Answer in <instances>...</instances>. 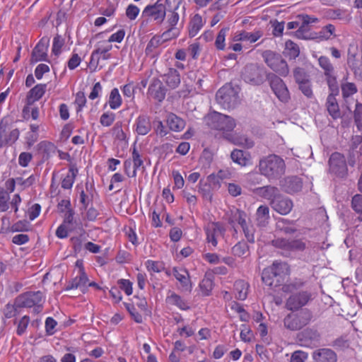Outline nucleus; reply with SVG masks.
<instances>
[{
	"mask_svg": "<svg viewBox=\"0 0 362 362\" xmlns=\"http://www.w3.org/2000/svg\"><path fill=\"white\" fill-rule=\"evenodd\" d=\"M204 121L210 128L221 132L228 140L235 144L243 143L242 141L233 139L229 134L236 126V122L233 117L218 112H213L205 117Z\"/></svg>",
	"mask_w": 362,
	"mask_h": 362,
	"instance_id": "1",
	"label": "nucleus"
},
{
	"mask_svg": "<svg viewBox=\"0 0 362 362\" xmlns=\"http://www.w3.org/2000/svg\"><path fill=\"white\" fill-rule=\"evenodd\" d=\"M285 170L286 164L284 159L274 154L264 157L259 163L260 173L269 180L280 178L284 174Z\"/></svg>",
	"mask_w": 362,
	"mask_h": 362,
	"instance_id": "2",
	"label": "nucleus"
},
{
	"mask_svg": "<svg viewBox=\"0 0 362 362\" xmlns=\"http://www.w3.org/2000/svg\"><path fill=\"white\" fill-rule=\"evenodd\" d=\"M248 221H250V218L245 211L238 209L230 211L228 217V223L235 230L236 225L240 226L247 240L250 243H254L255 229L253 226L248 223Z\"/></svg>",
	"mask_w": 362,
	"mask_h": 362,
	"instance_id": "3",
	"label": "nucleus"
},
{
	"mask_svg": "<svg viewBox=\"0 0 362 362\" xmlns=\"http://www.w3.org/2000/svg\"><path fill=\"white\" fill-rule=\"evenodd\" d=\"M217 103L224 109L235 107L239 103L238 90L230 84L222 86L216 93Z\"/></svg>",
	"mask_w": 362,
	"mask_h": 362,
	"instance_id": "4",
	"label": "nucleus"
},
{
	"mask_svg": "<svg viewBox=\"0 0 362 362\" xmlns=\"http://www.w3.org/2000/svg\"><path fill=\"white\" fill-rule=\"evenodd\" d=\"M317 61L320 67L323 70L330 91L339 93L337 74L329 58L326 56H320L317 58Z\"/></svg>",
	"mask_w": 362,
	"mask_h": 362,
	"instance_id": "5",
	"label": "nucleus"
},
{
	"mask_svg": "<svg viewBox=\"0 0 362 362\" xmlns=\"http://www.w3.org/2000/svg\"><path fill=\"white\" fill-rule=\"evenodd\" d=\"M312 313L308 310H302L297 313L288 315L284 319V326L291 330H298L307 325L312 319Z\"/></svg>",
	"mask_w": 362,
	"mask_h": 362,
	"instance_id": "6",
	"label": "nucleus"
},
{
	"mask_svg": "<svg viewBox=\"0 0 362 362\" xmlns=\"http://www.w3.org/2000/svg\"><path fill=\"white\" fill-rule=\"evenodd\" d=\"M263 56L266 64L274 71L281 76H286L288 74L289 69L288 64L280 54H276L272 51H266Z\"/></svg>",
	"mask_w": 362,
	"mask_h": 362,
	"instance_id": "7",
	"label": "nucleus"
},
{
	"mask_svg": "<svg viewBox=\"0 0 362 362\" xmlns=\"http://www.w3.org/2000/svg\"><path fill=\"white\" fill-rule=\"evenodd\" d=\"M43 301V293L37 291L26 292L18 296L15 300V303L18 308L37 307L40 308Z\"/></svg>",
	"mask_w": 362,
	"mask_h": 362,
	"instance_id": "8",
	"label": "nucleus"
},
{
	"mask_svg": "<svg viewBox=\"0 0 362 362\" xmlns=\"http://www.w3.org/2000/svg\"><path fill=\"white\" fill-rule=\"evenodd\" d=\"M329 171L337 177H344L348 173V168L344 156L335 152L332 153L329 160Z\"/></svg>",
	"mask_w": 362,
	"mask_h": 362,
	"instance_id": "9",
	"label": "nucleus"
},
{
	"mask_svg": "<svg viewBox=\"0 0 362 362\" xmlns=\"http://www.w3.org/2000/svg\"><path fill=\"white\" fill-rule=\"evenodd\" d=\"M225 228L218 222L208 223L204 227L206 240L209 245L216 247L218 241L223 238Z\"/></svg>",
	"mask_w": 362,
	"mask_h": 362,
	"instance_id": "10",
	"label": "nucleus"
},
{
	"mask_svg": "<svg viewBox=\"0 0 362 362\" xmlns=\"http://www.w3.org/2000/svg\"><path fill=\"white\" fill-rule=\"evenodd\" d=\"M269 81L273 93L279 100L287 103L291 97L289 90L284 81L279 76L272 74L269 77Z\"/></svg>",
	"mask_w": 362,
	"mask_h": 362,
	"instance_id": "11",
	"label": "nucleus"
},
{
	"mask_svg": "<svg viewBox=\"0 0 362 362\" xmlns=\"http://www.w3.org/2000/svg\"><path fill=\"white\" fill-rule=\"evenodd\" d=\"M20 132L18 129H11L8 124L4 120L0 122V146H11L18 139Z\"/></svg>",
	"mask_w": 362,
	"mask_h": 362,
	"instance_id": "12",
	"label": "nucleus"
},
{
	"mask_svg": "<svg viewBox=\"0 0 362 362\" xmlns=\"http://www.w3.org/2000/svg\"><path fill=\"white\" fill-rule=\"evenodd\" d=\"M298 339L302 346L311 347L319 343L320 334L315 328H307L298 334Z\"/></svg>",
	"mask_w": 362,
	"mask_h": 362,
	"instance_id": "13",
	"label": "nucleus"
},
{
	"mask_svg": "<svg viewBox=\"0 0 362 362\" xmlns=\"http://www.w3.org/2000/svg\"><path fill=\"white\" fill-rule=\"evenodd\" d=\"M311 298V294L308 291H300L291 295L286 302L288 309L291 310H298L305 305Z\"/></svg>",
	"mask_w": 362,
	"mask_h": 362,
	"instance_id": "14",
	"label": "nucleus"
},
{
	"mask_svg": "<svg viewBox=\"0 0 362 362\" xmlns=\"http://www.w3.org/2000/svg\"><path fill=\"white\" fill-rule=\"evenodd\" d=\"M172 272L175 278L180 283L181 291L190 292L192 289V283L187 269L182 267H173Z\"/></svg>",
	"mask_w": 362,
	"mask_h": 362,
	"instance_id": "15",
	"label": "nucleus"
},
{
	"mask_svg": "<svg viewBox=\"0 0 362 362\" xmlns=\"http://www.w3.org/2000/svg\"><path fill=\"white\" fill-rule=\"evenodd\" d=\"M143 13L152 17L154 21L161 23L165 19L166 8L163 3L157 1L153 5L147 6L144 8Z\"/></svg>",
	"mask_w": 362,
	"mask_h": 362,
	"instance_id": "16",
	"label": "nucleus"
},
{
	"mask_svg": "<svg viewBox=\"0 0 362 362\" xmlns=\"http://www.w3.org/2000/svg\"><path fill=\"white\" fill-rule=\"evenodd\" d=\"M243 78L245 82L253 85H259L263 81L261 70L254 64H250L245 67Z\"/></svg>",
	"mask_w": 362,
	"mask_h": 362,
	"instance_id": "17",
	"label": "nucleus"
},
{
	"mask_svg": "<svg viewBox=\"0 0 362 362\" xmlns=\"http://www.w3.org/2000/svg\"><path fill=\"white\" fill-rule=\"evenodd\" d=\"M263 35L262 31L259 30H255L252 33L245 30H237L235 32L232 37L233 42H248L254 43L257 42Z\"/></svg>",
	"mask_w": 362,
	"mask_h": 362,
	"instance_id": "18",
	"label": "nucleus"
},
{
	"mask_svg": "<svg viewBox=\"0 0 362 362\" xmlns=\"http://www.w3.org/2000/svg\"><path fill=\"white\" fill-rule=\"evenodd\" d=\"M271 206L279 214L286 215L291 211L293 202L291 199L280 195L271 202Z\"/></svg>",
	"mask_w": 362,
	"mask_h": 362,
	"instance_id": "19",
	"label": "nucleus"
},
{
	"mask_svg": "<svg viewBox=\"0 0 362 362\" xmlns=\"http://www.w3.org/2000/svg\"><path fill=\"white\" fill-rule=\"evenodd\" d=\"M273 276L277 279L281 285L285 278L290 274V269L288 264L281 262H274L271 267H269Z\"/></svg>",
	"mask_w": 362,
	"mask_h": 362,
	"instance_id": "20",
	"label": "nucleus"
},
{
	"mask_svg": "<svg viewBox=\"0 0 362 362\" xmlns=\"http://www.w3.org/2000/svg\"><path fill=\"white\" fill-rule=\"evenodd\" d=\"M148 93L151 98L161 102L165 98L166 90L159 79L153 78L148 87Z\"/></svg>",
	"mask_w": 362,
	"mask_h": 362,
	"instance_id": "21",
	"label": "nucleus"
},
{
	"mask_svg": "<svg viewBox=\"0 0 362 362\" xmlns=\"http://www.w3.org/2000/svg\"><path fill=\"white\" fill-rule=\"evenodd\" d=\"M314 362H337V356L335 352L327 348L315 350L313 354Z\"/></svg>",
	"mask_w": 362,
	"mask_h": 362,
	"instance_id": "22",
	"label": "nucleus"
},
{
	"mask_svg": "<svg viewBox=\"0 0 362 362\" xmlns=\"http://www.w3.org/2000/svg\"><path fill=\"white\" fill-rule=\"evenodd\" d=\"M134 126L139 135H146L151 129L150 117L147 115H139L135 120Z\"/></svg>",
	"mask_w": 362,
	"mask_h": 362,
	"instance_id": "23",
	"label": "nucleus"
},
{
	"mask_svg": "<svg viewBox=\"0 0 362 362\" xmlns=\"http://www.w3.org/2000/svg\"><path fill=\"white\" fill-rule=\"evenodd\" d=\"M88 278L85 272H78L67 285L66 290L77 289L84 291L87 288Z\"/></svg>",
	"mask_w": 362,
	"mask_h": 362,
	"instance_id": "24",
	"label": "nucleus"
},
{
	"mask_svg": "<svg viewBox=\"0 0 362 362\" xmlns=\"http://www.w3.org/2000/svg\"><path fill=\"white\" fill-rule=\"evenodd\" d=\"M47 47L42 44L41 42H38L34 47L30 62L35 64L38 62H49L47 60Z\"/></svg>",
	"mask_w": 362,
	"mask_h": 362,
	"instance_id": "25",
	"label": "nucleus"
},
{
	"mask_svg": "<svg viewBox=\"0 0 362 362\" xmlns=\"http://www.w3.org/2000/svg\"><path fill=\"white\" fill-rule=\"evenodd\" d=\"M205 24L202 16L199 13L194 14L189 22V35L190 37L196 36Z\"/></svg>",
	"mask_w": 362,
	"mask_h": 362,
	"instance_id": "26",
	"label": "nucleus"
},
{
	"mask_svg": "<svg viewBox=\"0 0 362 362\" xmlns=\"http://www.w3.org/2000/svg\"><path fill=\"white\" fill-rule=\"evenodd\" d=\"M46 84H37L33 87L28 93L27 103L31 105L35 101L39 100L46 91Z\"/></svg>",
	"mask_w": 362,
	"mask_h": 362,
	"instance_id": "27",
	"label": "nucleus"
},
{
	"mask_svg": "<svg viewBox=\"0 0 362 362\" xmlns=\"http://www.w3.org/2000/svg\"><path fill=\"white\" fill-rule=\"evenodd\" d=\"M163 77L167 86L172 89L176 88L180 83V76L175 69H170Z\"/></svg>",
	"mask_w": 362,
	"mask_h": 362,
	"instance_id": "28",
	"label": "nucleus"
},
{
	"mask_svg": "<svg viewBox=\"0 0 362 362\" xmlns=\"http://www.w3.org/2000/svg\"><path fill=\"white\" fill-rule=\"evenodd\" d=\"M338 93H332L328 95L327 99V109L329 115L334 119L340 117L339 105L335 98Z\"/></svg>",
	"mask_w": 362,
	"mask_h": 362,
	"instance_id": "29",
	"label": "nucleus"
},
{
	"mask_svg": "<svg viewBox=\"0 0 362 362\" xmlns=\"http://www.w3.org/2000/svg\"><path fill=\"white\" fill-rule=\"evenodd\" d=\"M269 209L266 205H261L256 211V221L257 226L264 227L269 223Z\"/></svg>",
	"mask_w": 362,
	"mask_h": 362,
	"instance_id": "30",
	"label": "nucleus"
},
{
	"mask_svg": "<svg viewBox=\"0 0 362 362\" xmlns=\"http://www.w3.org/2000/svg\"><path fill=\"white\" fill-rule=\"evenodd\" d=\"M166 302L170 305L177 306L182 310H187L189 308L188 303L174 292H171L166 297Z\"/></svg>",
	"mask_w": 362,
	"mask_h": 362,
	"instance_id": "31",
	"label": "nucleus"
},
{
	"mask_svg": "<svg viewBox=\"0 0 362 362\" xmlns=\"http://www.w3.org/2000/svg\"><path fill=\"white\" fill-rule=\"evenodd\" d=\"M285 190L288 193H293L298 192L302 188V181L301 179L293 176V177H288L285 179Z\"/></svg>",
	"mask_w": 362,
	"mask_h": 362,
	"instance_id": "32",
	"label": "nucleus"
},
{
	"mask_svg": "<svg viewBox=\"0 0 362 362\" xmlns=\"http://www.w3.org/2000/svg\"><path fill=\"white\" fill-rule=\"evenodd\" d=\"M167 123L170 130L174 132L182 131L185 126V121L176 115L170 113L167 118Z\"/></svg>",
	"mask_w": 362,
	"mask_h": 362,
	"instance_id": "33",
	"label": "nucleus"
},
{
	"mask_svg": "<svg viewBox=\"0 0 362 362\" xmlns=\"http://www.w3.org/2000/svg\"><path fill=\"white\" fill-rule=\"evenodd\" d=\"M77 174L78 169L75 166L71 165L69 169L68 173L62 181V187L64 189H71L75 182Z\"/></svg>",
	"mask_w": 362,
	"mask_h": 362,
	"instance_id": "34",
	"label": "nucleus"
},
{
	"mask_svg": "<svg viewBox=\"0 0 362 362\" xmlns=\"http://www.w3.org/2000/svg\"><path fill=\"white\" fill-rule=\"evenodd\" d=\"M249 284L243 281L238 280L235 282L234 291L235 297L241 300L246 299L248 293Z\"/></svg>",
	"mask_w": 362,
	"mask_h": 362,
	"instance_id": "35",
	"label": "nucleus"
},
{
	"mask_svg": "<svg viewBox=\"0 0 362 362\" xmlns=\"http://www.w3.org/2000/svg\"><path fill=\"white\" fill-rule=\"evenodd\" d=\"M107 103L112 110H117L120 107L122 104V98L118 88H114L111 90Z\"/></svg>",
	"mask_w": 362,
	"mask_h": 362,
	"instance_id": "36",
	"label": "nucleus"
},
{
	"mask_svg": "<svg viewBox=\"0 0 362 362\" xmlns=\"http://www.w3.org/2000/svg\"><path fill=\"white\" fill-rule=\"evenodd\" d=\"M296 37L302 40H314L315 39V33L310 31V25L302 22L300 26H299L295 33Z\"/></svg>",
	"mask_w": 362,
	"mask_h": 362,
	"instance_id": "37",
	"label": "nucleus"
},
{
	"mask_svg": "<svg viewBox=\"0 0 362 362\" xmlns=\"http://www.w3.org/2000/svg\"><path fill=\"white\" fill-rule=\"evenodd\" d=\"M335 27L332 24H328L323 27L319 33H315V39L318 41L327 40L332 36H334Z\"/></svg>",
	"mask_w": 362,
	"mask_h": 362,
	"instance_id": "38",
	"label": "nucleus"
},
{
	"mask_svg": "<svg viewBox=\"0 0 362 362\" xmlns=\"http://www.w3.org/2000/svg\"><path fill=\"white\" fill-rule=\"evenodd\" d=\"M259 194L267 199L271 202L280 196L278 188L273 186H265L259 189Z\"/></svg>",
	"mask_w": 362,
	"mask_h": 362,
	"instance_id": "39",
	"label": "nucleus"
},
{
	"mask_svg": "<svg viewBox=\"0 0 362 362\" xmlns=\"http://www.w3.org/2000/svg\"><path fill=\"white\" fill-rule=\"evenodd\" d=\"M262 280L267 286L270 287H276L280 286V284L277 282V279H276V278L273 276V274L269 267L265 268L262 271Z\"/></svg>",
	"mask_w": 362,
	"mask_h": 362,
	"instance_id": "40",
	"label": "nucleus"
},
{
	"mask_svg": "<svg viewBox=\"0 0 362 362\" xmlns=\"http://www.w3.org/2000/svg\"><path fill=\"white\" fill-rule=\"evenodd\" d=\"M284 54L290 59H296L300 54L298 46L291 40H288L285 45Z\"/></svg>",
	"mask_w": 362,
	"mask_h": 362,
	"instance_id": "41",
	"label": "nucleus"
},
{
	"mask_svg": "<svg viewBox=\"0 0 362 362\" xmlns=\"http://www.w3.org/2000/svg\"><path fill=\"white\" fill-rule=\"evenodd\" d=\"M232 252L235 256L244 257L248 255L249 248L247 243L239 242L233 247Z\"/></svg>",
	"mask_w": 362,
	"mask_h": 362,
	"instance_id": "42",
	"label": "nucleus"
},
{
	"mask_svg": "<svg viewBox=\"0 0 362 362\" xmlns=\"http://www.w3.org/2000/svg\"><path fill=\"white\" fill-rule=\"evenodd\" d=\"M228 30H229V28L225 27V28H223L222 29H221L220 31L218 32V33L216 37V40H215V46H216V49H218L219 50H223L225 49L226 37V35H227Z\"/></svg>",
	"mask_w": 362,
	"mask_h": 362,
	"instance_id": "43",
	"label": "nucleus"
},
{
	"mask_svg": "<svg viewBox=\"0 0 362 362\" xmlns=\"http://www.w3.org/2000/svg\"><path fill=\"white\" fill-rule=\"evenodd\" d=\"M10 195L4 188L0 187V211L5 212L9 209Z\"/></svg>",
	"mask_w": 362,
	"mask_h": 362,
	"instance_id": "44",
	"label": "nucleus"
},
{
	"mask_svg": "<svg viewBox=\"0 0 362 362\" xmlns=\"http://www.w3.org/2000/svg\"><path fill=\"white\" fill-rule=\"evenodd\" d=\"M341 93L344 98H349L357 92L355 83L351 82H342L341 84Z\"/></svg>",
	"mask_w": 362,
	"mask_h": 362,
	"instance_id": "45",
	"label": "nucleus"
},
{
	"mask_svg": "<svg viewBox=\"0 0 362 362\" xmlns=\"http://www.w3.org/2000/svg\"><path fill=\"white\" fill-rule=\"evenodd\" d=\"M272 245L285 252H291V239L278 238L272 240Z\"/></svg>",
	"mask_w": 362,
	"mask_h": 362,
	"instance_id": "46",
	"label": "nucleus"
},
{
	"mask_svg": "<svg viewBox=\"0 0 362 362\" xmlns=\"http://www.w3.org/2000/svg\"><path fill=\"white\" fill-rule=\"evenodd\" d=\"M116 118L115 114L111 111L103 112L100 117V123L103 127H110Z\"/></svg>",
	"mask_w": 362,
	"mask_h": 362,
	"instance_id": "47",
	"label": "nucleus"
},
{
	"mask_svg": "<svg viewBox=\"0 0 362 362\" xmlns=\"http://www.w3.org/2000/svg\"><path fill=\"white\" fill-rule=\"evenodd\" d=\"M65 42L64 38L59 35H57L52 42V52L55 55L58 56L62 52V48Z\"/></svg>",
	"mask_w": 362,
	"mask_h": 362,
	"instance_id": "48",
	"label": "nucleus"
},
{
	"mask_svg": "<svg viewBox=\"0 0 362 362\" xmlns=\"http://www.w3.org/2000/svg\"><path fill=\"white\" fill-rule=\"evenodd\" d=\"M230 157L233 162L242 166L247 164V159L245 156V152L241 150L235 149L233 151Z\"/></svg>",
	"mask_w": 362,
	"mask_h": 362,
	"instance_id": "49",
	"label": "nucleus"
},
{
	"mask_svg": "<svg viewBox=\"0 0 362 362\" xmlns=\"http://www.w3.org/2000/svg\"><path fill=\"white\" fill-rule=\"evenodd\" d=\"M145 266L149 272L159 273L164 269L163 262L148 259L145 262Z\"/></svg>",
	"mask_w": 362,
	"mask_h": 362,
	"instance_id": "50",
	"label": "nucleus"
},
{
	"mask_svg": "<svg viewBox=\"0 0 362 362\" xmlns=\"http://www.w3.org/2000/svg\"><path fill=\"white\" fill-rule=\"evenodd\" d=\"M180 34L179 30L177 28H170L163 32L160 36L161 41L165 42L174 38H176Z\"/></svg>",
	"mask_w": 362,
	"mask_h": 362,
	"instance_id": "51",
	"label": "nucleus"
},
{
	"mask_svg": "<svg viewBox=\"0 0 362 362\" xmlns=\"http://www.w3.org/2000/svg\"><path fill=\"white\" fill-rule=\"evenodd\" d=\"M163 42L159 36H153L147 44L146 54H151L153 52L154 49L158 47Z\"/></svg>",
	"mask_w": 362,
	"mask_h": 362,
	"instance_id": "52",
	"label": "nucleus"
},
{
	"mask_svg": "<svg viewBox=\"0 0 362 362\" xmlns=\"http://www.w3.org/2000/svg\"><path fill=\"white\" fill-rule=\"evenodd\" d=\"M30 229L29 222L25 220L18 221L11 226V232H24Z\"/></svg>",
	"mask_w": 362,
	"mask_h": 362,
	"instance_id": "53",
	"label": "nucleus"
},
{
	"mask_svg": "<svg viewBox=\"0 0 362 362\" xmlns=\"http://www.w3.org/2000/svg\"><path fill=\"white\" fill-rule=\"evenodd\" d=\"M199 288L204 296H209L213 288V281L210 278H204L199 284Z\"/></svg>",
	"mask_w": 362,
	"mask_h": 362,
	"instance_id": "54",
	"label": "nucleus"
},
{
	"mask_svg": "<svg viewBox=\"0 0 362 362\" xmlns=\"http://www.w3.org/2000/svg\"><path fill=\"white\" fill-rule=\"evenodd\" d=\"M293 76L298 84L309 80L308 75L303 68H296L293 71Z\"/></svg>",
	"mask_w": 362,
	"mask_h": 362,
	"instance_id": "55",
	"label": "nucleus"
},
{
	"mask_svg": "<svg viewBox=\"0 0 362 362\" xmlns=\"http://www.w3.org/2000/svg\"><path fill=\"white\" fill-rule=\"evenodd\" d=\"M30 322V317L27 315H24L18 322L16 333L18 335L21 336L23 334L28 326Z\"/></svg>",
	"mask_w": 362,
	"mask_h": 362,
	"instance_id": "56",
	"label": "nucleus"
},
{
	"mask_svg": "<svg viewBox=\"0 0 362 362\" xmlns=\"http://www.w3.org/2000/svg\"><path fill=\"white\" fill-rule=\"evenodd\" d=\"M112 48V45L109 43H106L104 45H101L100 47L95 49L96 52L101 56V58L104 60L108 59L110 58L111 55L109 52Z\"/></svg>",
	"mask_w": 362,
	"mask_h": 362,
	"instance_id": "57",
	"label": "nucleus"
},
{
	"mask_svg": "<svg viewBox=\"0 0 362 362\" xmlns=\"http://www.w3.org/2000/svg\"><path fill=\"white\" fill-rule=\"evenodd\" d=\"M112 132L115 139L119 141H124L126 139V134L123 131L122 126L120 122L115 124L112 129Z\"/></svg>",
	"mask_w": 362,
	"mask_h": 362,
	"instance_id": "58",
	"label": "nucleus"
},
{
	"mask_svg": "<svg viewBox=\"0 0 362 362\" xmlns=\"http://www.w3.org/2000/svg\"><path fill=\"white\" fill-rule=\"evenodd\" d=\"M119 288L124 291L127 296L132 294V283L129 279H121L117 281Z\"/></svg>",
	"mask_w": 362,
	"mask_h": 362,
	"instance_id": "59",
	"label": "nucleus"
},
{
	"mask_svg": "<svg viewBox=\"0 0 362 362\" xmlns=\"http://www.w3.org/2000/svg\"><path fill=\"white\" fill-rule=\"evenodd\" d=\"M140 12L139 8L134 4H129L126 9V16L130 21L135 20Z\"/></svg>",
	"mask_w": 362,
	"mask_h": 362,
	"instance_id": "60",
	"label": "nucleus"
},
{
	"mask_svg": "<svg viewBox=\"0 0 362 362\" xmlns=\"http://www.w3.org/2000/svg\"><path fill=\"white\" fill-rule=\"evenodd\" d=\"M223 172L220 170L217 174H211L208 176L207 180L214 187H220V181L223 179Z\"/></svg>",
	"mask_w": 362,
	"mask_h": 362,
	"instance_id": "61",
	"label": "nucleus"
},
{
	"mask_svg": "<svg viewBox=\"0 0 362 362\" xmlns=\"http://www.w3.org/2000/svg\"><path fill=\"white\" fill-rule=\"evenodd\" d=\"M124 305L136 322H142V316L136 311L133 304L124 303Z\"/></svg>",
	"mask_w": 362,
	"mask_h": 362,
	"instance_id": "62",
	"label": "nucleus"
},
{
	"mask_svg": "<svg viewBox=\"0 0 362 362\" xmlns=\"http://www.w3.org/2000/svg\"><path fill=\"white\" fill-rule=\"evenodd\" d=\"M100 55L96 52L95 50H94L90 55V59L88 64V67L92 72L97 71L100 62Z\"/></svg>",
	"mask_w": 362,
	"mask_h": 362,
	"instance_id": "63",
	"label": "nucleus"
},
{
	"mask_svg": "<svg viewBox=\"0 0 362 362\" xmlns=\"http://www.w3.org/2000/svg\"><path fill=\"white\" fill-rule=\"evenodd\" d=\"M308 356V354L305 351H296L291 355V362H305Z\"/></svg>",
	"mask_w": 362,
	"mask_h": 362,
	"instance_id": "64",
	"label": "nucleus"
}]
</instances>
